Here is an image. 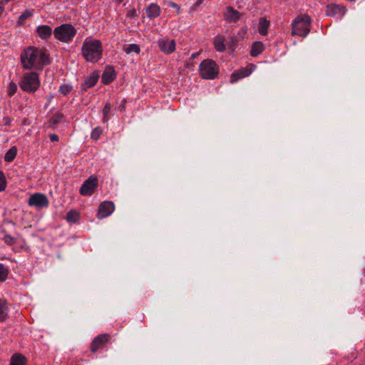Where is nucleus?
<instances>
[{
	"instance_id": "obj_1",
	"label": "nucleus",
	"mask_w": 365,
	"mask_h": 365,
	"mask_svg": "<svg viewBox=\"0 0 365 365\" xmlns=\"http://www.w3.org/2000/svg\"><path fill=\"white\" fill-rule=\"evenodd\" d=\"M81 52L87 61L97 62L102 57L101 42L96 39H86L83 43Z\"/></svg>"
},
{
	"instance_id": "obj_2",
	"label": "nucleus",
	"mask_w": 365,
	"mask_h": 365,
	"mask_svg": "<svg viewBox=\"0 0 365 365\" xmlns=\"http://www.w3.org/2000/svg\"><path fill=\"white\" fill-rule=\"evenodd\" d=\"M311 19L308 15L298 16L292 24V35L305 37L309 32Z\"/></svg>"
},
{
	"instance_id": "obj_3",
	"label": "nucleus",
	"mask_w": 365,
	"mask_h": 365,
	"mask_svg": "<svg viewBox=\"0 0 365 365\" xmlns=\"http://www.w3.org/2000/svg\"><path fill=\"white\" fill-rule=\"evenodd\" d=\"M20 88L25 92L34 93L40 86L38 75L36 72L26 73L20 83Z\"/></svg>"
},
{
	"instance_id": "obj_4",
	"label": "nucleus",
	"mask_w": 365,
	"mask_h": 365,
	"mask_svg": "<svg viewBox=\"0 0 365 365\" xmlns=\"http://www.w3.org/2000/svg\"><path fill=\"white\" fill-rule=\"evenodd\" d=\"M54 36L56 39L68 43L71 41L76 34V29L70 24H64L54 29Z\"/></svg>"
},
{
	"instance_id": "obj_5",
	"label": "nucleus",
	"mask_w": 365,
	"mask_h": 365,
	"mask_svg": "<svg viewBox=\"0 0 365 365\" xmlns=\"http://www.w3.org/2000/svg\"><path fill=\"white\" fill-rule=\"evenodd\" d=\"M38 48L29 47L24 51L21 55V61L24 69H31L38 66Z\"/></svg>"
},
{
	"instance_id": "obj_6",
	"label": "nucleus",
	"mask_w": 365,
	"mask_h": 365,
	"mask_svg": "<svg viewBox=\"0 0 365 365\" xmlns=\"http://www.w3.org/2000/svg\"><path fill=\"white\" fill-rule=\"evenodd\" d=\"M199 71L204 79H214L218 75V68L215 61L206 59L201 62Z\"/></svg>"
},
{
	"instance_id": "obj_7",
	"label": "nucleus",
	"mask_w": 365,
	"mask_h": 365,
	"mask_svg": "<svg viewBox=\"0 0 365 365\" xmlns=\"http://www.w3.org/2000/svg\"><path fill=\"white\" fill-rule=\"evenodd\" d=\"M98 185V180L96 176L91 175L85 180L80 187L79 192L83 196H91L93 194Z\"/></svg>"
},
{
	"instance_id": "obj_8",
	"label": "nucleus",
	"mask_w": 365,
	"mask_h": 365,
	"mask_svg": "<svg viewBox=\"0 0 365 365\" xmlns=\"http://www.w3.org/2000/svg\"><path fill=\"white\" fill-rule=\"evenodd\" d=\"M111 339V335L107 333L98 335L91 343V351L94 354L98 350L104 349L106 344L110 341Z\"/></svg>"
},
{
	"instance_id": "obj_9",
	"label": "nucleus",
	"mask_w": 365,
	"mask_h": 365,
	"mask_svg": "<svg viewBox=\"0 0 365 365\" xmlns=\"http://www.w3.org/2000/svg\"><path fill=\"white\" fill-rule=\"evenodd\" d=\"M28 204L30 206L43 207L48 205V200L45 195L41 193H35L29 197Z\"/></svg>"
},
{
	"instance_id": "obj_10",
	"label": "nucleus",
	"mask_w": 365,
	"mask_h": 365,
	"mask_svg": "<svg viewBox=\"0 0 365 365\" xmlns=\"http://www.w3.org/2000/svg\"><path fill=\"white\" fill-rule=\"evenodd\" d=\"M115 209L114 203L111 201H104L101 202L98 209V217L99 219L105 218L109 216Z\"/></svg>"
},
{
	"instance_id": "obj_11",
	"label": "nucleus",
	"mask_w": 365,
	"mask_h": 365,
	"mask_svg": "<svg viewBox=\"0 0 365 365\" xmlns=\"http://www.w3.org/2000/svg\"><path fill=\"white\" fill-rule=\"evenodd\" d=\"M158 46L162 52L170 54L175 50V41L174 39L161 38L158 41Z\"/></svg>"
},
{
	"instance_id": "obj_12",
	"label": "nucleus",
	"mask_w": 365,
	"mask_h": 365,
	"mask_svg": "<svg viewBox=\"0 0 365 365\" xmlns=\"http://www.w3.org/2000/svg\"><path fill=\"white\" fill-rule=\"evenodd\" d=\"M99 74L97 71H93L89 76L86 77L83 82L81 85V88L83 92L86 91L87 89L93 87L98 82Z\"/></svg>"
},
{
	"instance_id": "obj_13",
	"label": "nucleus",
	"mask_w": 365,
	"mask_h": 365,
	"mask_svg": "<svg viewBox=\"0 0 365 365\" xmlns=\"http://www.w3.org/2000/svg\"><path fill=\"white\" fill-rule=\"evenodd\" d=\"M346 9L338 4H329L327 6L326 14L329 16H339L341 17L344 15Z\"/></svg>"
},
{
	"instance_id": "obj_14",
	"label": "nucleus",
	"mask_w": 365,
	"mask_h": 365,
	"mask_svg": "<svg viewBox=\"0 0 365 365\" xmlns=\"http://www.w3.org/2000/svg\"><path fill=\"white\" fill-rule=\"evenodd\" d=\"M242 14L234 9L232 6H227L224 12L225 19L228 22H237L241 17Z\"/></svg>"
},
{
	"instance_id": "obj_15",
	"label": "nucleus",
	"mask_w": 365,
	"mask_h": 365,
	"mask_svg": "<svg viewBox=\"0 0 365 365\" xmlns=\"http://www.w3.org/2000/svg\"><path fill=\"white\" fill-rule=\"evenodd\" d=\"M116 77V73L112 66H107L102 74L101 82L104 85L110 84Z\"/></svg>"
},
{
	"instance_id": "obj_16",
	"label": "nucleus",
	"mask_w": 365,
	"mask_h": 365,
	"mask_svg": "<svg viewBox=\"0 0 365 365\" xmlns=\"http://www.w3.org/2000/svg\"><path fill=\"white\" fill-rule=\"evenodd\" d=\"M36 31L38 36L43 40L48 39L52 34L51 27L48 25L38 26Z\"/></svg>"
},
{
	"instance_id": "obj_17",
	"label": "nucleus",
	"mask_w": 365,
	"mask_h": 365,
	"mask_svg": "<svg viewBox=\"0 0 365 365\" xmlns=\"http://www.w3.org/2000/svg\"><path fill=\"white\" fill-rule=\"evenodd\" d=\"M250 73L251 71H248L247 68L239 69L231 74L230 82L232 83H235L238 80L246 76H248L250 74Z\"/></svg>"
},
{
	"instance_id": "obj_18",
	"label": "nucleus",
	"mask_w": 365,
	"mask_h": 365,
	"mask_svg": "<svg viewBox=\"0 0 365 365\" xmlns=\"http://www.w3.org/2000/svg\"><path fill=\"white\" fill-rule=\"evenodd\" d=\"M225 38L222 35H217L215 37L213 41V45L215 48L218 52H224L226 49L225 44Z\"/></svg>"
},
{
	"instance_id": "obj_19",
	"label": "nucleus",
	"mask_w": 365,
	"mask_h": 365,
	"mask_svg": "<svg viewBox=\"0 0 365 365\" xmlns=\"http://www.w3.org/2000/svg\"><path fill=\"white\" fill-rule=\"evenodd\" d=\"M27 359L24 355L16 353L11 358L10 365H26Z\"/></svg>"
},
{
	"instance_id": "obj_20",
	"label": "nucleus",
	"mask_w": 365,
	"mask_h": 365,
	"mask_svg": "<svg viewBox=\"0 0 365 365\" xmlns=\"http://www.w3.org/2000/svg\"><path fill=\"white\" fill-rule=\"evenodd\" d=\"M160 7L155 4H150L146 9V15L148 18H155L160 15Z\"/></svg>"
},
{
	"instance_id": "obj_21",
	"label": "nucleus",
	"mask_w": 365,
	"mask_h": 365,
	"mask_svg": "<svg viewBox=\"0 0 365 365\" xmlns=\"http://www.w3.org/2000/svg\"><path fill=\"white\" fill-rule=\"evenodd\" d=\"M264 49V46L261 41H255L252 45L250 55L252 57H256L260 54Z\"/></svg>"
},
{
	"instance_id": "obj_22",
	"label": "nucleus",
	"mask_w": 365,
	"mask_h": 365,
	"mask_svg": "<svg viewBox=\"0 0 365 365\" xmlns=\"http://www.w3.org/2000/svg\"><path fill=\"white\" fill-rule=\"evenodd\" d=\"M269 26V21H267L265 18H260L258 26V31L262 36H266L268 32V28Z\"/></svg>"
},
{
	"instance_id": "obj_23",
	"label": "nucleus",
	"mask_w": 365,
	"mask_h": 365,
	"mask_svg": "<svg viewBox=\"0 0 365 365\" xmlns=\"http://www.w3.org/2000/svg\"><path fill=\"white\" fill-rule=\"evenodd\" d=\"M38 66H45L48 65L50 63V60L48 56L46 54L45 52L38 49Z\"/></svg>"
},
{
	"instance_id": "obj_24",
	"label": "nucleus",
	"mask_w": 365,
	"mask_h": 365,
	"mask_svg": "<svg viewBox=\"0 0 365 365\" xmlns=\"http://www.w3.org/2000/svg\"><path fill=\"white\" fill-rule=\"evenodd\" d=\"M80 213L75 210H71L68 212L66 219L69 222L76 223L78 221Z\"/></svg>"
},
{
	"instance_id": "obj_25",
	"label": "nucleus",
	"mask_w": 365,
	"mask_h": 365,
	"mask_svg": "<svg viewBox=\"0 0 365 365\" xmlns=\"http://www.w3.org/2000/svg\"><path fill=\"white\" fill-rule=\"evenodd\" d=\"M17 154V148L15 146L11 147L5 154L4 160L6 162H12Z\"/></svg>"
},
{
	"instance_id": "obj_26",
	"label": "nucleus",
	"mask_w": 365,
	"mask_h": 365,
	"mask_svg": "<svg viewBox=\"0 0 365 365\" xmlns=\"http://www.w3.org/2000/svg\"><path fill=\"white\" fill-rule=\"evenodd\" d=\"M7 309L6 302L0 299V322H4L7 319Z\"/></svg>"
},
{
	"instance_id": "obj_27",
	"label": "nucleus",
	"mask_w": 365,
	"mask_h": 365,
	"mask_svg": "<svg viewBox=\"0 0 365 365\" xmlns=\"http://www.w3.org/2000/svg\"><path fill=\"white\" fill-rule=\"evenodd\" d=\"M239 41V38L235 36H232L228 38L227 45L231 51H234L236 49Z\"/></svg>"
},
{
	"instance_id": "obj_28",
	"label": "nucleus",
	"mask_w": 365,
	"mask_h": 365,
	"mask_svg": "<svg viewBox=\"0 0 365 365\" xmlns=\"http://www.w3.org/2000/svg\"><path fill=\"white\" fill-rule=\"evenodd\" d=\"M63 118H64V115H63V113H61L60 112H57L53 116L51 117L50 123L53 126H55L57 124H58Z\"/></svg>"
},
{
	"instance_id": "obj_29",
	"label": "nucleus",
	"mask_w": 365,
	"mask_h": 365,
	"mask_svg": "<svg viewBox=\"0 0 365 365\" xmlns=\"http://www.w3.org/2000/svg\"><path fill=\"white\" fill-rule=\"evenodd\" d=\"M33 16V11L30 10H26L19 17L17 24L18 25H22L26 19Z\"/></svg>"
},
{
	"instance_id": "obj_30",
	"label": "nucleus",
	"mask_w": 365,
	"mask_h": 365,
	"mask_svg": "<svg viewBox=\"0 0 365 365\" xmlns=\"http://www.w3.org/2000/svg\"><path fill=\"white\" fill-rule=\"evenodd\" d=\"M9 274V269L3 264L0 263V282H4Z\"/></svg>"
},
{
	"instance_id": "obj_31",
	"label": "nucleus",
	"mask_w": 365,
	"mask_h": 365,
	"mask_svg": "<svg viewBox=\"0 0 365 365\" xmlns=\"http://www.w3.org/2000/svg\"><path fill=\"white\" fill-rule=\"evenodd\" d=\"M123 50L126 53H130L131 52L137 53V44H135V43L124 44L123 46Z\"/></svg>"
},
{
	"instance_id": "obj_32",
	"label": "nucleus",
	"mask_w": 365,
	"mask_h": 365,
	"mask_svg": "<svg viewBox=\"0 0 365 365\" xmlns=\"http://www.w3.org/2000/svg\"><path fill=\"white\" fill-rule=\"evenodd\" d=\"M72 90V86L69 84H63L60 86L59 92L63 96L68 94Z\"/></svg>"
},
{
	"instance_id": "obj_33",
	"label": "nucleus",
	"mask_w": 365,
	"mask_h": 365,
	"mask_svg": "<svg viewBox=\"0 0 365 365\" xmlns=\"http://www.w3.org/2000/svg\"><path fill=\"white\" fill-rule=\"evenodd\" d=\"M103 130L100 127H96L91 133V138L93 140H97L102 134Z\"/></svg>"
},
{
	"instance_id": "obj_34",
	"label": "nucleus",
	"mask_w": 365,
	"mask_h": 365,
	"mask_svg": "<svg viewBox=\"0 0 365 365\" xmlns=\"http://www.w3.org/2000/svg\"><path fill=\"white\" fill-rule=\"evenodd\" d=\"M17 91V86L15 83L14 82H11L9 85V87H8V96H12L15 94V93Z\"/></svg>"
},
{
	"instance_id": "obj_35",
	"label": "nucleus",
	"mask_w": 365,
	"mask_h": 365,
	"mask_svg": "<svg viewBox=\"0 0 365 365\" xmlns=\"http://www.w3.org/2000/svg\"><path fill=\"white\" fill-rule=\"evenodd\" d=\"M3 240L7 245L11 246L16 243V239L10 235H5Z\"/></svg>"
},
{
	"instance_id": "obj_36",
	"label": "nucleus",
	"mask_w": 365,
	"mask_h": 365,
	"mask_svg": "<svg viewBox=\"0 0 365 365\" xmlns=\"http://www.w3.org/2000/svg\"><path fill=\"white\" fill-rule=\"evenodd\" d=\"M6 187V180L2 171H0V192L4 191Z\"/></svg>"
},
{
	"instance_id": "obj_37",
	"label": "nucleus",
	"mask_w": 365,
	"mask_h": 365,
	"mask_svg": "<svg viewBox=\"0 0 365 365\" xmlns=\"http://www.w3.org/2000/svg\"><path fill=\"white\" fill-rule=\"evenodd\" d=\"M111 110V106L109 103H107L103 110V119L106 120L108 117V114Z\"/></svg>"
},
{
	"instance_id": "obj_38",
	"label": "nucleus",
	"mask_w": 365,
	"mask_h": 365,
	"mask_svg": "<svg viewBox=\"0 0 365 365\" xmlns=\"http://www.w3.org/2000/svg\"><path fill=\"white\" fill-rule=\"evenodd\" d=\"M49 138L52 142H56L58 140V136L56 134H50Z\"/></svg>"
},
{
	"instance_id": "obj_39",
	"label": "nucleus",
	"mask_w": 365,
	"mask_h": 365,
	"mask_svg": "<svg viewBox=\"0 0 365 365\" xmlns=\"http://www.w3.org/2000/svg\"><path fill=\"white\" fill-rule=\"evenodd\" d=\"M126 103V100L123 99L120 103V105L118 106V110L119 111H123L125 110V105Z\"/></svg>"
},
{
	"instance_id": "obj_40",
	"label": "nucleus",
	"mask_w": 365,
	"mask_h": 365,
	"mask_svg": "<svg viewBox=\"0 0 365 365\" xmlns=\"http://www.w3.org/2000/svg\"><path fill=\"white\" fill-rule=\"evenodd\" d=\"M135 12H136V10L135 9H133L131 10H130L128 12V14L127 16L128 17H133L135 15Z\"/></svg>"
},
{
	"instance_id": "obj_41",
	"label": "nucleus",
	"mask_w": 365,
	"mask_h": 365,
	"mask_svg": "<svg viewBox=\"0 0 365 365\" xmlns=\"http://www.w3.org/2000/svg\"><path fill=\"white\" fill-rule=\"evenodd\" d=\"M169 5L171 6V7H173V8H176L178 9V12H179V10H180V6L175 4V2H169Z\"/></svg>"
},
{
	"instance_id": "obj_42",
	"label": "nucleus",
	"mask_w": 365,
	"mask_h": 365,
	"mask_svg": "<svg viewBox=\"0 0 365 365\" xmlns=\"http://www.w3.org/2000/svg\"><path fill=\"white\" fill-rule=\"evenodd\" d=\"M4 10V8L3 5H2V3L0 2V16H1Z\"/></svg>"
},
{
	"instance_id": "obj_43",
	"label": "nucleus",
	"mask_w": 365,
	"mask_h": 365,
	"mask_svg": "<svg viewBox=\"0 0 365 365\" xmlns=\"http://www.w3.org/2000/svg\"><path fill=\"white\" fill-rule=\"evenodd\" d=\"M199 55V53H195L191 55V58H195Z\"/></svg>"
},
{
	"instance_id": "obj_44",
	"label": "nucleus",
	"mask_w": 365,
	"mask_h": 365,
	"mask_svg": "<svg viewBox=\"0 0 365 365\" xmlns=\"http://www.w3.org/2000/svg\"><path fill=\"white\" fill-rule=\"evenodd\" d=\"M10 122H11V120L9 118H8L5 123V125H10Z\"/></svg>"
},
{
	"instance_id": "obj_45",
	"label": "nucleus",
	"mask_w": 365,
	"mask_h": 365,
	"mask_svg": "<svg viewBox=\"0 0 365 365\" xmlns=\"http://www.w3.org/2000/svg\"><path fill=\"white\" fill-rule=\"evenodd\" d=\"M120 1H122L123 0H119Z\"/></svg>"
}]
</instances>
